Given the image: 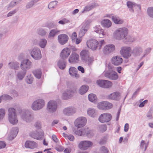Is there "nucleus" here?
I'll return each mask as SVG.
<instances>
[{
	"label": "nucleus",
	"mask_w": 153,
	"mask_h": 153,
	"mask_svg": "<svg viewBox=\"0 0 153 153\" xmlns=\"http://www.w3.org/2000/svg\"><path fill=\"white\" fill-rule=\"evenodd\" d=\"M18 111L20 117L23 120L27 123L31 122L33 119V116L27 110L22 109L19 107L10 108L8 109L7 112V117L9 122L12 124L15 125L18 123V119L16 111Z\"/></svg>",
	"instance_id": "f257e3e1"
},
{
	"label": "nucleus",
	"mask_w": 153,
	"mask_h": 153,
	"mask_svg": "<svg viewBox=\"0 0 153 153\" xmlns=\"http://www.w3.org/2000/svg\"><path fill=\"white\" fill-rule=\"evenodd\" d=\"M86 118L83 117L77 118V135L82 136L85 134L84 126L87 123Z\"/></svg>",
	"instance_id": "f03ea898"
},
{
	"label": "nucleus",
	"mask_w": 153,
	"mask_h": 153,
	"mask_svg": "<svg viewBox=\"0 0 153 153\" xmlns=\"http://www.w3.org/2000/svg\"><path fill=\"white\" fill-rule=\"evenodd\" d=\"M128 33V29L125 27L116 29L113 33L114 37L118 40H123Z\"/></svg>",
	"instance_id": "7ed1b4c3"
},
{
	"label": "nucleus",
	"mask_w": 153,
	"mask_h": 153,
	"mask_svg": "<svg viewBox=\"0 0 153 153\" xmlns=\"http://www.w3.org/2000/svg\"><path fill=\"white\" fill-rule=\"evenodd\" d=\"M86 44L88 48H101L105 43L103 40H101L98 42L95 39H90L87 41Z\"/></svg>",
	"instance_id": "20e7f679"
},
{
	"label": "nucleus",
	"mask_w": 153,
	"mask_h": 153,
	"mask_svg": "<svg viewBox=\"0 0 153 153\" xmlns=\"http://www.w3.org/2000/svg\"><path fill=\"white\" fill-rule=\"evenodd\" d=\"M45 105L44 100L42 99H39L33 102L31 105V108L34 111H38L42 108Z\"/></svg>",
	"instance_id": "39448f33"
},
{
	"label": "nucleus",
	"mask_w": 153,
	"mask_h": 153,
	"mask_svg": "<svg viewBox=\"0 0 153 153\" xmlns=\"http://www.w3.org/2000/svg\"><path fill=\"white\" fill-rule=\"evenodd\" d=\"M76 90V86L74 87L71 85L70 90L65 91L63 93L62 98L64 100H66L70 98L73 96L74 92Z\"/></svg>",
	"instance_id": "423d86ee"
},
{
	"label": "nucleus",
	"mask_w": 153,
	"mask_h": 153,
	"mask_svg": "<svg viewBox=\"0 0 153 153\" xmlns=\"http://www.w3.org/2000/svg\"><path fill=\"white\" fill-rule=\"evenodd\" d=\"M137 50V48H135L133 51H132L131 48H122L120 51V53L123 57L128 59L131 56L132 53H134V51Z\"/></svg>",
	"instance_id": "0eeeda50"
},
{
	"label": "nucleus",
	"mask_w": 153,
	"mask_h": 153,
	"mask_svg": "<svg viewBox=\"0 0 153 153\" xmlns=\"http://www.w3.org/2000/svg\"><path fill=\"white\" fill-rule=\"evenodd\" d=\"M57 108V104L56 102L51 100L47 104V109L50 113H54L56 111Z\"/></svg>",
	"instance_id": "6e6552de"
},
{
	"label": "nucleus",
	"mask_w": 153,
	"mask_h": 153,
	"mask_svg": "<svg viewBox=\"0 0 153 153\" xmlns=\"http://www.w3.org/2000/svg\"><path fill=\"white\" fill-rule=\"evenodd\" d=\"M93 145V143L89 141L84 140L81 141L79 143V148L82 150H86Z\"/></svg>",
	"instance_id": "1a4fd4ad"
},
{
	"label": "nucleus",
	"mask_w": 153,
	"mask_h": 153,
	"mask_svg": "<svg viewBox=\"0 0 153 153\" xmlns=\"http://www.w3.org/2000/svg\"><path fill=\"white\" fill-rule=\"evenodd\" d=\"M44 132L43 131L40 130L35 131L30 134V136L34 138L39 140H41L42 139L44 135Z\"/></svg>",
	"instance_id": "9d476101"
},
{
	"label": "nucleus",
	"mask_w": 153,
	"mask_h": 153,
	"mask_svg": "<svg viewBox=\"0 0 153 153\" xmlns=\"http://www.w3.org/2000/svg\"><path fill=\"white\" fill-rule=\"evenodd\" d=\"M97 107L100 109L108 110L112 108V104L108 102L104 101L99 103L97 105Z\"/></svg>",
	"instance_id": "9b49d317"
},
{
	"label": "nucleus",
	"mask_w": 153,
	"mask_h": 153,
	"mask_svg": "<svg viewBox=\"0 0 153 153\" xmlns=\"http://www.w3.org/2000/svg\"><path fill=\"white\" fill-rule=\"evenodd\" d=\"M97 83L100 87L105 88H109L112 85V83L107 80H98L97 81Z\"/></svg>",
	"instance_id": "f8f14e48"
},
{
	"label": "nucleus",
	"mask_w": 153,
	"mask_h": 153,
	"mask_svg": "<svg viewBox=\"0 0 153 153\" xmlns=\"http://www.w3.org/2000/svg\"><path fill=\"white\" fill-rule=\"evenodd\" d=\"M111 117L112 116L111 114L108 113H104L100 116L98 120L101 123L107 122L111 120Z\"/></svg>",
	"instance_id": "ddd939ff"
},
{
	"label": "nucleus",
	"mask_w": 153,
	"mask_h": 153,
	"mask_svg": "<svg viewBox=\"0 0 153 153\" xmlns=\"http://www.w3.org/2000/svg\"><path fill=\"white\" fill-rule=\"evenodd\" d=\"M30 54L31 56L35 60H39L41 58V54L39 48H33Z\"/></svg>",
	"instance_id": "4468645a"
},
{
	"label": "nucleus",
	"mask_w": 153,
	"mask_h": 153,
	"mask_svg": "<svg viewBox=\"0 0 153 153\" xmlns=\"http://www.w3.org/2000/svg\"><path fill=\"white\" fill-rule=\"evenodd\" d=\"M31 62L28 59L24 60L21 63L20 67L22 69L26 71L31 66Z\"/></svg>",
	"instance_id": "2eb2a0df"
},
{
	"label": "nucleus",
	"mask_w": 153,
	"mask_h": 153,
	"mask_svg": "<svg viewBox=\"0 0 153 153\" xmlns=\"http://www.w3.org/2000/svg\"><path fill=\"white\" fill-rule=\"evenodd\" d=\"M68 36L65 34H61L58 36V40L59 43L63 45L66 43L68 40Z\"/></svg>",
	"instance_id": "dca6fc26"
},
{
	"label": "nucleus",
	"mask_w": 153,
	"mask_h": 153,
	"mask_svg": "<svg viewBox=\"0 0 153 153\" xmlns=\"http://www.w3.org/2000/svg\"><path fill=\"white\" fill-rule=\"evenodd\" d=\"M63 114L68 116H71L76 112V108L73 107H69L64 108L63 111Z\"/></svg>",
	"instance_id": "f3484780"
},
{
	"label": "nucleus",
	"mask_w": 153,
	"mask_h": 153,
	"mask_svg": "<svg viewBox=\"0 0 153 153\" xmlns=\"http://www.w3.org/2000/svg\"><path fill=\"white\" fill-rule=\"evenodd\" d=\"M111 61L112 64L116 66L121 65L123 62V59L119 56L113 57Z\"/></svg>",
	"instance_id": "a211bd4d"
},
{
	"label": "nucleus",
	"mask_w": 153,
	"mask_h": 153,
	"mask_svg": "<svg viewBox=\"0 0 153 153\" xmlns=\"http://www.w3.org/2000/svg\"><path fill=\"white\" fill-rule=\"evenodd\" d=\"M105 76L112 80H116L118 78L117 73L114 71L107 72L105 74Z\"/></svg>",
	"instance_id": "6ab92c4d"
},
{
	"label": "nucleus",
	"mask_w": 153,
	"mask_h": 153,
	"mask_svg": "<svg viewBox=\"0 0 153 153\" xmlns=\"http://www.w3.org/2000/svg\"><path fill=\"white\" fill-rule=\"evenodd\" d=\"M120 95L119 92H114L109 95L107 97L108 99L118 100L120 99Z\"/></svg>",
	"instance_id": "aec40b11"
},
{
	"label": "nucleus",
	"mask_w": 153,
	"mask_h": 153,
	"mask_svg": "<svg viewBox=\"0 0 153 153\" xmlns=\"http://www.w3.org/2000/svg\"><path fill=\"white\" fill-rule=\"evenodd\" d=\"M88 30L82 27L79 33V37L77 38V44L79 43L82 40V38L86 33Z\"/></svg>",
	"instance_id": "412c9836"
},
{
	"label": "nucleus",
	"mask_w": 153,
	"mask_h": 153,
	"mask_svg": "<svg viewBox=\"0 0 153 153\" xmlns=\"http://www.w3.org/2000/svg\"><path fill=\"white\" fill-rule=\"evenodd\" d=\"M70 53L69 48H64L61 52L60 56L61 59H65L68 57Z\"/></svg>",
	"instance_id": "4be33fe9"
},
{
	"label": "nucleus",
	"mask_w": 153,
	"mask_h": 153,
	"mask_svg": "<svg viewBox=\"0 0 153 153\" xmlns=\"http://www.w3.org/2000/svg\"><path fill=\"white\" fill-rule=\"evenodd\" d=\"M25 146L27 148L33 149L37 146V143L35 142L32 141H27L25 144Z\"/></svg>",
	"instance_id": "5701e85b"
},
{
	"label": "nucleus",
	"mask_w": 153,
	"mask_h": 153,
	"mask_svg": "<svg viewBox=\"0 0 153 153\" xmlns=\"http://www.w3.org/2000/svg\"><path fill=\"white\" fill-rule=\"evenodd\" d=\"M111 19L114 23L116 24L120 25L123 24L124 22L122 19L117 15L112 16Z\"/></svg>",
	"instance_id": "b1692460"
},
{
	"label": "nucleus",
	"mask_w": 153,
	"mask_h": 153,
	"mask_svg": "<svg viewBox=\"0 0 153 153\" xmlns=\"http://www.w3.org/2000/svg\"><path fill=\"white\" fill-rule=\"evenodd\" d=\"M57 65L61 69L64 70L66 66V63L65 59H61L57 62Z\"/></svg>",
	"instance_id": "393cba45"
},
{
	"label": "nucleus",
	"mask_w": 153,
	"mask_h": 153,
	"mask_svg": "<svg viewBox=\"0 0 153 153\" xmlns=\"http://www.w3.org/2000/svg\"><path fill=\"white\" fill-rule=\"evenodd\" d=\"M8 65L10 68L12 69L18 70L19 68V64L17 62H9Z\"/></svg>",
	"instance_id": "a878e982"
},
{
	"label": "nucleus",
	"mask_w": 153,
	"mask_h": 153,
	"mask_svg": "<svg viewBox=\"0 0 153 153\" xmlns=\"http://www.w3.org/2000/svg\"><path fill=\"white\" fill-rule=\"evenodd\" d=\"M101 25L104 27L108 28L110 27L112 25L111 22L108 19H104L101 22Z\"/></svg>",
	"instance_id": "bb28decb"
},
{
	"label": "nucleus",
	"mask_w": 153,
	"mask_h": 153,
	"mask_svg": "<svg viewBox=\"0 0 153 153\" xmlns=\"http://www.w3.org/2000/svg\"><path fill=\"white\" fill-rule=\"evenodd\" d=\"M26 73V71H20L17 72L16 75L17 77L19 80H22L24 78Z\"/></svg>",
	"instance_id": "cd10ccee"
},
{
	"label": "nucleus",
	"mask_w": 153,
	"mask_h": 153,
	"mask_svg": "<svg viewBox=\"0 0 153 153\" xmlns=\"http://www.w3.org/2000/svg\"><path fill=\"white\" fill-rule=\"evenodd\" d=\"M103 53L105 55H110L115 51V48H102Z\"/></svg>",
	"instance_id": "c85d7f7f"
},
{
	"label": "nucleus",
	"mask_w": 153,
	"mask_h": 153,
	"mask_svg": "<svg viewBox=\"0 0 153 153\" xmlns=\"http://www.w3.org/2000/svg\"><path fill=\"white\" fill-rule=\"evenodd\" d=\"M80 56L83 59L86 60L89 56V52L87 50H83L80 53Z\"/></svg>",
	"instance_id": "c756f323"
},
{
	"label": "nucleus",
	"mask_w": 153,
	"mask_h": 153,
	"mask_svg": "<svg viewBox=\"0 0 153 153\" xmlns=\"http://www.w3.org/2000/svg\"><path fill=\"white\" fill-rule=\"evenodd\" d=\"M99 6V5L96 3H93L91 4L86 6L84 8V10L82 11H88L91 9L94 8L95 7Z\"/></svg>",
	"instance_id": "7c9ffc66"
},
{
	"label": "nucleus",
	"mask_w": 153,
	"mask_h": 153,
	"mask_svg": "<svg viewBox=\"0 0 153 153\" xmlns=\"http://www.w3.org/2000/svg\"><path fill=\"white\" fill-rule=\"evenodd\" d=\"M69 72L70 75L73 77H76V70L75 67H71L69 70Z\"/></svg>",
	"instance_id": "2f4dec72"
},
{
	"label": "nucleus",
	"mask_w": 153,
	"mask_h": 153,
	"mask_svg": "<svg viewBox=\"0 0 153 153\" xmlns=\"http://www.w3.org/2000/svg\"><path fill=\"white\" fill-rule=\"evenodd\" d=\"M76 54L74 52L71 55L68 59L69 62L74 63L76 62Z\"/></svg>",
	"instance_id": "473e14b6"
},
{
	"label": "nucleus",
	"mask_w": 153,
	"mask_h": 153,
	"mask_svg": "<svg viewBox=\"0 0 153 153\" xmlns=\"http://www.w3.org/2000/svg\"><path fill=\"white\" fill-rule=\"evenodd\" d=\"M88 87L85 85H82L79 88V91L81 94H83L85 93L88 90Z\"/></svg>",
	"instance_id": "72a5a7b5"
},
{
	"label": "nucleus",
	"mask_w": 153,
	"mask_h": 153,
	"mask_svg": "<svg viewBox=\"0 0 153 153\" xmlns=\"http://www.w3.org/2000/svg\"><path fill=\"white\" fill-rule=\"evenodd\" d=\"M25 82L28 84H30L32 83L33 78L32 75L29 74L25 76Z\"/></svg>",
	"instance_id": "f704fd0d"
},
{
	"label": "nucleus",
	"mask_w": 153,
	"mask_h": 153,
	"mask_svg": "<svg viewBox=\"0 0 153 153\" xmlns=\"http://www.w3.org/2000/svg\"><path fill=\"white\" fill-rule=\"evenodd\" d=\"M125 42H133L135 40V38L133 36L130 35H127L123 39Z\"/></svg>",
	"instance_id": "c9c22d12"
},
{
	"label": "nucleus",
	"mask_w": 153,
	"mask_h": 153,
	"mask_svg": "<svg viewBox=\"0 0 153 153\" xmlns=\"http://www.w3.org/2000/svg\"><path fill=\"white\" fill-rule=\"evenodd\" d=\"M127 5L128 8L129 9V11L131 12H133V8L136 6V4L128 1L127 3Z\"/></svg>",
	"instance_id": "e433bc0d"
},
{
	"label": "nucleus",
	"mask_w": 153,
	"mask_h": 153,
	"mask_svg": "<svg viewBox=\"0 0 153 153\" xmlns=\"http://www.w3.org/2000/svg\"><path fill=\"white\" fill-rule=\"evenodd\" d=\"M92 22L91 19H88L86 20L83 23L82 27L88 30L90 24Z\"/></svg>",
	"instance_id": "4c0bfd02"
},
{
	"label": "nucleus",
	"mask_w": 153,
	"mask_h": 153,
	"mask_svg": "<svg viewBox=\"0 0 153 153\" xmlns=\"http://www.w3.org/2000/svg\"><path fill=\"white\" fill-rule=\"evenodd\" d=\"M89 100L92 102H95L97 100V98L96 96L94 94H91L88 95Z\"/></svg>",
	"instance_id": "58836bf2"
},
{
	"label": "nucleus",
	"mask_w": 153,
	"mask_h": 153,
	"mask_svg": "<svg viewBox=\"0 0 153 153\" xmlns=\"http://www.w3.org/2000/svg\"><path fill=\"white\" fill-rule=\"evenodd\" d=\"M33 73L36 77L38 79L40 78L42 75V72L40 69L35 70L33 71Z\"/></svg>",
	"instance_id": "ea45409f"
},
{
	"label": "nucleus",
	"mask_w": 153,
	"mask_h": 153,
	"mask_svg": "<svg viewBox=\"0 0 153 153\" xmlns=\"http://www.w3.org/2000/svg\"><path fill=\"white\" fill-rule=\"evenodd\" d=\"M58 2L56 1L51 2L48 5V8L51 10L53 9L56 6Z\"/></svg>",
	"instance_id": "a19ab883"
},
{
	"label": "nucleus",
	"mask_w": 153,
	"mask_h": 153,
	"mask_svg": "<svg viewBox=\"0 0 153 153\" xmlns=\"http://www.w3.org/2000/svg\"><path fill=\"white\" fill-rule=\"evenodd\" d=\"M96 113L95 109L92 108H89L87 111L88 115L91 117H94L96 115Z\"/></svg>",
	"instance_id": "79ce46f5"
},
{
	"label": "nucleus",
	"mask_w": 153,
	"mask_h": 153,
	"mask_svg": "<svg viewBox=\"0 0 153 153\" xmlns=\"http://www.w3.org/2000/svg\"><path fill=\"white\" fill-rule=\"evenodd\" d=\"M1 97L3 100L4 101H9L12 100L13 99L11 97L6 94H4L2 95Z\"/></svg>",
	"instance_id": "37998d69"
},
{
	"label": "nucleus",
	"mask_w": 153,
	"mask_h": 153,
	"mask_svg": "<svg viewBox=\"0 0 153 153\" xmlns=\"http://www.w3.org/2000/svg\"><path fill=\"white\" fill-rule=\"evenodd\" d=\"M59 32V31L57 29H53L50 32L48 37H53L55 35L57 34Z\"/></svg>",
	"instance_id": "c03bdc74"
},
{
	"label": "nucleus",
	"mask_w": 153,
	"mask_h": 153,
	"mask_svg": "<svg viewBox=\"0 0 153 153\" xmlns=\"http://www.w3.org/2000/svg\"><path fill=\"white\" fill-rule=\"evenodd\" d=\"M47 43V40L45 39H42L39 43V46L41 48H44Z\"/></svg>",
	"instance_id": "a18cd8bd"
},
{
	"label": "nucleus",
	"mask_w": 153,
	"mask_h": 153,
	"mask_svg": "<svg viewBox=\"0 0 153 153\" xmlns=\"http://www.w3.org/2000/svg\"><path fill=\"white\" fill-rule=\"evenodd\" d=\"M148 15L151 17L153 18V7H150L147 9Z\"/></svg>",
	"instance_id": "49530a36"
},
{
	"label": "nucleus",
	"mask_w": 153,
	"mask_h": 153,
	"mask_svg": "<svg viewBox=\"0 0 153 153\" xmlns=\"http://www.w3.org/2000/svg\"><path fill=\"white\" fill-rule=\"evenodd\" d=\"M5 114V111L3 108L0 109V121L2 120Z\"/></svg>",
	"instance_id": "de8ad7c7"
},
{
	"label": "nucleus",
	"mask_w": 153,
	"mask_h": 153,
	"mask_svg": "<svg viewBox=\"0 0 153 153\" xmlns=\"http://www.w3.org/2000/svg\"><path fill=\"white\" fill-rule=\"evenodd\" d=\"M107 128V127L105 125H102L99 126V129L101 132H103L105 131Z\"/></svg>",
	"instance_id": "09e8293b"
},
{
	"label": "nucleus",
	"mask_w": 153,
	"mask_h": 153,
	"mask_svg": "<svg viewBox=\"0 0 153 153\" xmlns=\"http://www.w3.org/2000/svg\"><path fill=\"white\" fill-rule=\"evenodd\" d=\"M70 22V21L69 20L65 18H64L62 19V20H60L58 23L59 24L62 25H65L67 23H68Z\"/></svg>",
	"instance_id": "8fccbe9b"
},
{
	"label": "nucleus",
	"mask_w": 153,
	"mask_h": 153,
	"mask_svg": "<svg viewBox=\"0 0 153 153\" xmlns=\"http://www.w3.org/2000/svg\"><path fill=\"white\" fill-rule=\"evenodd\" d=\"M45 27L49 28L51 29L55 27L56 26L55 25L53 22H50L47 23L45 25Z\"/></svg>",
	"instance_id": "3c124183"
},
{
	"label": "nucleus",
	"mask_w": 153,
	"mask_h": 153,
	"mask_svg": "<svg viewBox=\"0 0 153 153\" xmlns=\"http://www.w3.org/2000/svg\"><path fill=\"white\" fill-rule=\"evenodd\" d=\"M18 129L17 128H13L12 129L10 133H12V134L14 135V137H16L18 134Z\"/></svg>",
	"instance_id": "603ef678"
},
{
	"label": "nucleus",
	"mask_w": 153,
	"mask_h": 153,
	"mask_svg": "<svg viewBox=\"0 0 153 153\" xmlns=\"http://www.w3.org/2000/svg\"><path fill=\"white\" fill-rule=\"evenodd\" d=\"M38 33L40 35L44 36L46 34V32L43 29L40 28L38 30Z\"/></svg>",
	"instance_id": "864d4df0"
},
{
	"label": "nucleus",
	"mask_w": 153,
	"mask_h": 153,
	"mask_svg": "<svg viewBox=\"0 0 153 153\" xmlns=\"http://www.w3.org/2000/svg\"><path fill=\"white\" fill-rule=\"evenodd\" d=\"M55 149L58 152H62L64 150V148L62 146L57 145V146L55 147Z\"/></svg>",
	"instance_id": "5fc2aeb1"
},
{
	"label": "nucleus",
	"mask_w": 153,
	"mask_h": 153,
	"mask_svg": "<svg viewBox=\"0 0 153 153\" xmlns=\"http://www.w3.org/2000/svg\"><path fill=\"white\" fill-rule=\"evenodd\" d=\"M34 5L33 2L31 1L30 2L27 3L26 6V7L27 9H29L32 7Z\"/></svg>",
	"instance_id": "6e6d98bb"
},
{
	"label": "nucleus",
	"mask_w": 153,
	"mask_h": 153,
	"mask_svg": "<svg viewBox=\"0 0 153 153\" xmlns=\"http://www.w3.org/2000/svg\"><path fill=\"white\" fill-rule=\"evenodd\" d=\"M107 138L105 137H104L102 138L99 142V143L100 144H105L106 142Z\"/></svg>",
	"instance_id": "4d7b16f0"
},
{
	"label": "nucleus",
	"mask_w": 153,
	"mask_h": 153,
	"mask_svg": "<svg viewBox=\"0 0 153 153\" xmlns=\"http://www.w3.org/2000/svg\"><path fill=\"white\" fill-rule=\"evenodd\" d=\"M18 4V1H12L9 5V7H13L14 6L15 4Z\"/></svg>",
	"instance_id": "13d9d810"
},
{
	"label": "nucleus",
	"mask_w": 153,
	"mask_h": 153,
	"mask_svg": "<svg viewBox=\"0 0 153 153\" xmlns=\"http://www.w3.org/2000/svg\"><path fill=\"white\" fill-rule=\"evenodd\" d=\"M88 65H91L94 61V58L93 56L89 57L88 58Z\"/></svg>",
	"instance_id": "bf43d9fd"
},
{
	"label": "nucleus",
	"mask_w": 153,
	"mask_h": 153,
	"mask_svg": "<svg viewBox=\"0 0 153 153\" xmlns=\"http://www.w3.org/2000/svg\"><path fill=\"white\" fill-rule=\"evenodd\" d=\"M152 110L149 111L147 114L146 116L148 117L149 119H151L152 117Z\"/></svg>",
	"instance_id": "052dcab7"
},
{
	"label": "nucleus",
	"mask_w": 153,
	"mask_h": 153,
	"mask_svg": "<svg viewBox=\"0 0 153 153\" xmlns=\"http://www.w3.org/2000/svg\"><path fill=\"white\" fill-rule=\"evenodd\" d=\"M35 127L36 128L39 129L41 128V124L39 122H36L35 123Z\"/></svg>",
	"instance_id": "680f3d73"
},
{
	"label": "nucleus",
	"mask_w": 153,
	"mask_h": 153,
	"mask_svg": "<svg viewBox=\"0 0 153 153\" xmlns=\"http://www.w3.org/2000/svg\"><path fill=\"white\" fill-rule=\"evenodd\" d=\"M16 12V10H14L12 11H11L9 12L7 14V17H9L13 15Z\"/></svg>",
	"instance_id": "e2e57ef3"
},
{
	"label": "nucleus",
	"mask_w": 153,
	"mask_h": 153,
	"mask_svg": "<svg viewBox=\"0 0 153 153\" xmlns=\"http://www.w3.org/2000/svg\"><path fill=\"white\" fill-rule=\"evenodd\" d=\"M148 100H145L141 102L139 105V106L140 107H143L144 105L145 104L147 103Z\"/></svg>",
	"instance_id": "0e129e2a"
},
{
	"label": "nucleus",
	"mask_w": 153,
	"mask_h": 153,
	"mask_svg": "<svg viewBox=\"0 0 153 153\" xmlns=\"http://www.w3.org/2000/svg\"><path fill=\"white\" fill-rule=\"evenodd\" d=\"M6 145L5 143L3 141H0V149L4 148Z\"/></svg>",
	"instance_id": "69168bd1"
},
{
	"label": "nucleus",
	"mask_w": 153,
	"mask_h": 153,
	"mask_svg": "<svg viewBox=\"0 0 153 153\" xmlns=\"http://www.w3.org/2000/svg\"><path fill=\"white\" fill-rule=\"evenodd\" d=\"M52 138L54 141L56 143H58V140L56 136L55 135H53L52 136Z\"/></svg>",
	"instance_id": "338daca9"
},
{
	"label": "nucleus",
	"mask_w": 153,
	"mask_h": 153,
	"mask_svg": "<svg viewBox=\"0 0 153 153\" xmlns=\"http://www.w3.org/2000/svg\"><path fill=\"white\" fill-rule=\"evenodd\" d=\"M101 149L104 153H107L108 151L107 148L105 146H103L101 148Z\"/></svg>",
	"instance_id": "774afa93"
}]
</instances>
